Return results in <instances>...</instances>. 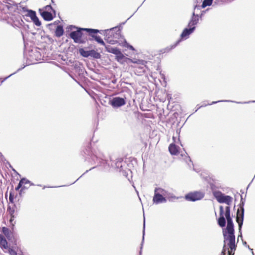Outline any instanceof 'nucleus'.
I'll return each mask as SVG.
<instances>
[{"label":"nucleus","mask_w":255,"mask_h":255,"mask_svg":"<svg viewBox=\"0 0 255 255\" xmlns=\"http://www.w3.org/2000/svg\"><path fill=\"white\" fill-rule=\"evenodd\" d=\"M242 241L243 245H244L247 247L248 245L247 244V242L246 241H244L243 240Z\"/></svg>","instance_id":"obj_33"},{"label":"nucleus","mask_w":255,"mask_h":255,"mask_svg":"<svg viewBox=\"0 0 255 255\" xmlns=\"http://www.w3.org/2000/svg\"><path fill=\"white\" fill-rule=\"evenodd\" d=\"M199 18L198 16H195L194 13H193V17H192L191 21L189 22L188 24V27L190 28H195V25H196L198 22Z\"/></svg>","instance_id":"obj_15"},{"label":"nucleus","mask_w":255,"mask_h":255,"mask_svg":"<svg viewBox=\"0 0 255 255\" xmlns=\"http://www.w3.org/2000/svg\"><path fill=\"white\" fill-rule=\"evenodd\" d=\"M6 7L8 9H9L10 7V6H9V5H6Z\"/></svg>","instance_id":"obj_36"},{"label":"nucleus","mask_w":255,"mask_h":255,"mask_svg":"<svg viewBox=\"0 0 255 255\" xmlns=\"http://www.w3.org/2000/svg\"><path fill=\"white\" fill-rule=\"evenodd\" d=\"M247 248H248L250 251H251V252H252V254L253 255H254V252H253V249H251V248H250V247H249V246H247Z\"/></svg>","instance_id":"obj_31"},{"label":"nucleus","mask_w":255,"mask_h":255,"mask_svg":"<svg viewBox=\"0 0 255 255\" xmlns=\"http://www.w3.org/2000/svg\"><path fill=\"white\" fill-rule=\"evenodd\" d=\"M232 102V101H229V100H225V101L219 100V101H213V102H212V103L210 104L209 105L214 104H215V103H218V102Z\"/></svg>","instance_id":"obj_27"},{"label":"nucleus","mask_w":255,"mask_h":255,"mask_svg":"<svg viewBox=\"0 0 255 255\" xmlns=\"http://www.w3.org/2000/svg\"><path fill=\"white\" fill-rule=\"evenodd\" d=\"M223 247L220 255H234L236 249L234 233L223 232Z\"/></svg>","instance_id":"obj_1"},{"label":"nucleus","mask_w":255,"mask_h":255,"mask_svg":"<svg viewBox=\"0 0 255 255\" xmlns=\"http://www.w3.org/2000/svg\"><path fill=\"white\" fill-rule=\"evenodd\" d=\"M13 220H14V216L11 215V218L10 219V222L11 223H12V222H13Z\"/></svg>","instance_id":"obj_29"},{"label":"nucleus","mask_w":255,"mask_h":255,"mask_svg":"<svg viewBox=\"0 0 255 255\" xmlns=\"http://www.w3.org/2000/svg\"><path fill=\"white\" fill-rule=\"evenodd\" d=\"M116 42H117V41L110 40V41H109V43H110V44H115Z\"/></svg>","instance_id":"obj_30"},{"label":"nucleus","mask_w":255,"mask_h":255,"mask_svg":"<svg viewBox=\"0 0 255 255\" xmlns=\"http://www.w3.org/2000/svg\"><path fill=\"white\" fill-rule=\"evenodd\" d=\"M9 199H10V201H11L12 197H11V194H10Z\"/></svg>","instance_id":"obj_35"},{"label":"nucleus","mask_w":255,"mask_h":255,"mask_svg":"<svg viewBox=\"0 0 255 255\" xmlns=\"http://www.w3.org/2000/svg\"><path fill=\"white\" fill-rule=\"evenodd\" d=\"M154 192L159 193L160 195L165 198L167 197L169 194L168 192L167 191L161 188H155L154 190Z\"/></svg>","instance_id":"obj_18"},{"label":"nucleus","mask_w":255,"mask_h":255,"mask_svg":"<svg viewBox=\"0 0 255 255\" xmlns=\"http://www.w3.org/2000/svg\"><path fill=\"white\" fill-rule=\"evenodd\" d=\"M220 210V217L218 220V225L221 227H224L226 225V220L225 218L224 217V208L222 206H220L219 207Z\"/></svg>","instance_id":"obj_10"},{"label":"nucleus","mask_w":255,"mask_h":255,"mask_svg":"<svg viewBox=\"0 0 255 255\" xmlns=\"http://www.w3.org/2000/svg\"><path fill=\"white\" fill-rule=\"evenodd\" d=\"M89 57L96 59H98L100 58L101 55L99 53L97 52L95 50H90Z\"/></svg>","instance_id":"obj_19"},{"label":"nucleus","mask_w":255,"mask_h":255,"mask_svg":"<svg viewBox=\"0 0 255 255\" xmlns=\"http://www.w3.org/2000/svg\"><path fill=\"white\" fill-rule=\"evenodd\" d=\"M64 30L61 25H58L56 28L55 35L57 37H60L63 35Z\"/></svg>","instance_id":"obj_17"},{"label":"nucleus","mask_w":255,"mask_h":255,"mask_svg":"<svg viewBox=\"0 0 255 255\" xmlns=\"http://www.w3.org/2000/svg\"><path fill=\"white\" fill-rule=\"evenodd\" d=\"M167 200L166 198L161 196L159 193L154 192V195L153 198V202L156 204H158L161 203H165Z\"/></svg>","instance_id":"obj_11"},{"label":"nucleus","mask_w":255,"mask_h":255,"mask_svg":"<svg viewBox=\"0 0 255 255\" xmlns=\"http://www.w3.org/2000/svg\"><path fill=\"white\" fill-rule=\"evenodd\" d=\"M82 31H85L89 33L90 35H92V33H97L99 32L98 30L89 29V28H78L77 30L72 31L70 34V37L75 43H83L82 40Z\"/></svg>","instance_id":"obj_2"},{"label":"nucleus","mask_w":255,"mask_h":255,"mask_svg":"<svg viewBox=\"0 0 255 255\" xmlns=\"http://www.w3.org/2000/svg\"><path fill=\"white\" fill-rule=\"evenodd\" d=\"M169 151L172 155H177L179 153L178 147L174 144H171L169 146Z\"/></svg>","instance_id":"obj_16"},{"label":"nucleus","mask_w":255,"mask_h":255,"mask_svg":"<svg viewBox=\"0 0 255 255\" xmlns=\"http://www.w3.org/2000/svg\"><path fill=\"white\" fill-rule=\"evenodd\" d=\"M145 226V220H144V229H143V240H144V238Z\"/></svg>","instance_id":"obj_28"},{"label":"nucleus","mask_w":255,"mask_h":255,"mask_svg":"<svg viewBox=\"0 0 255 255\" xmlns=\"http://www.w3.org/2000/svg\"><path fill=\"white\" fill-rule=\"evenodd\" d=\"M129 45H130L129 44H128V43H127L126 42H125V46L127 47V48H128V46Z\"/></svg>","instance_id":"obj_34"},{"label":"nucleus","mask_w":255,"mask_h":255,"mask_svg":"<svg viewBox=\"0 0 255 255\" xmlns=\"http://www.w3.org/2000/svg\"><path fill=\"white\" fill-rule=\"evenodd\" d=\"M175 46H176V45H174V46H172V48H174Z\"/></svg>","instance_id":"obj_39"},{"label":"nucleus","mask_w":255,"mask_h":255,"mask_svg":"<svg viewBox=\"0 0 255 255\" xmlns=\"http://www.w3.org/2000/svg\"><path fill=\"white\" fill-rule=\"evenodd\" d=\"M22 179H24V184H30V185H33L34 184L33 183H31L30 181L26 178H22Z\"/></svg>","instance_id":"obj_26"},{"label":"nucleus","mask_w":255,"mask_h":255,"mask_svg":"<svg viewBox=\"0 0 255 255\" xmlns=\"http://www.w3.org/2000/svg\"><path fill=\"white\" fill-rule=\"evenodd\" d=\"M94 33H92V35H91L92 37L94 38V39L99 43L102 45H104L106 46L103 40L101 38L100 36H95L94 35Z\"/></svg>","instance_id":"obj_20"},{"label":"nucleus","mask_w":255,"mask_h":255,"mask_svg":"<svg viewBox=\"0 0 255 255\" xmlns=\"http://www.w3.org/2000/svg\"><path fill=\"white\" fill-rule=\"evenodd\" d=\"M24 67H25V66H24V67H21V68H19V69L17 70V71H16L15 72H14V73H13L11 74H10V75H9L8 76H7V77H5L4 79H3L1 81V83H3V82L5 80H6L7 78H8L9 77H10V76H11L12 75H13L15 74L17 72H18V71H19L21 70V69H23Z\"/></svg>","instance_id":"obj_24"},{"label":"nucleus","mask_w":255,"mask_h":255,"mask_svg":"<svg viewBox=\"0 0 255 255\" xmlns=\"http://www.w3.org/2000/svg\"><path fill=\"white\" fill-rule=\"evenodd\" d=\"M194 30V28H190L185 29L181 34V38H187L188 36L193 32Z\"/></svg>","instance_id":"obj_14"},{"label":"nucleus","mask_w":255,"mask_h":255,"mask_svg":"<svg viewBox=\"0 0 255 255\" xmlns=\"http://www.w3.org/2000/svg\"><path fill=\"white\" fill-rule=\"evenodd\" d=\"M204 194L201 192H194L187 194L185 196L186 199L188 201H195L199 200L204 197Z\"/></svg>","instance_id":"obj_8"},{"label":"nucleus","mask_w":255,"mask_h":255,"mask_svg":"<svg viewBox=\"0 0 255 255\" xmlns=\"http://www.w3.org/2000/svg\"><path fill=\"white\" fill-rule=\"evenodd\" d=\"M24 179H21L17 187L15 188L16 191H18L20 188L22 187V185L24 184Z\"/></svg>","instance_id":"obj_25"},{"label":"nucleus","mask_w":255,"mask_h":255,"mask_svg":"<svg viewBox=\"0 0 255 255\" xmlns=\"http://www.w3.org/2000/svg\"><path fill=\"white\" fill-rule=\"evenodd\" d=\"M106 50L107 52L113 53L116 55V59L118 62H121L126 58L117 48H113L110 46H106Z\"/></svg>","instance_id":"obj_5"},{"label":"nucleus","mask_w":255,"mask_h":255,"mask_svg":"<svg viewBox=\"0 0 255 255\" xmlns=\"http://www.w3.org/2000/svg\"><path fill=\"white\" fill-rule=\"evenodd\" d=\"M12 255H16V253L15 252H13V253H12Z\"/></svg>","instance_id":"obj_37"},{"label":"nucleus","mask_w":255,"mask_h":255,"mask_svg":"<svg viewBox=\"0 0 255 255\" xmlns=\"http://www.w3.org/2000/svg\"><path fill=\"white\" fill-rule=\"evenodd\" d=\"M39 11L40 12L41 15L45 20L51 21L53 19V17L52 14L50 12L47 11L42 12L41 9H39Z\"/></svg>","instance_id":"obj_12"},{"label":"nucleus","mask_w":255,"mask_h":255,"mask_svg":"<svg viewBox=\"0 0 255 255\" xmlns=\"http://www.w3.org/2000/svg\"><path fill=\"white\" fill-rule=\"evenodd\" d=\"M141 68L142 69H143V67H142V68ZM144 70H145L144 69H143V70H142V72H144Z\"/></svg>","instance_id":"obj_38"},{"label":"nucleus","mask_w":255,"mask_h":255,"mask_svg":"<svg viewBox=\"0 0 255 255\" xmlns=\"http://www.w3.org/2000/svg\"><path fill=\"white\" fill-rule=\"evenodd\" d=\"M244 208L242 207H241V211L240 212L239 210L238 209L237 210V217H236V221L238 224L239 226V235L238 236V240L239 238H241V239L242 240V234L241 232V228L243 225V219H244Z\"/></svg>","instance_id":"obj_6"},{"label":"nucleus","mask_w":255,"mask_h":255,"mask_svg":"<svg viewBox=\"0 0 255 255\" xmlns=\"http://www.w3.org/2000/svg\"><path fill=\"white\" fill-rule=\"evenodd\" d=\"M125 104V99L119 97L113 98L111 101V104L113 107H119Z\"/></svg>","instance_id":"obj_9"},{"label":"nucleus","mask_w":255,"mask_h":255,"mask_svg":"<svg viewBox=\"0 0 255 255\" xmlns=\"http://www.w3.org/2000/svg\"><path fill=\"white\" fill-rule=\"evenodd\" d=\"M213 194L217 201L220 203H226L229 206L232 202V198L228 195H225L221 192L215 191Z\"/></svg>","instance_id":"obj_3"},{"label":"nucleus","mask_w":255,"mask_h":255,"mask_svg":"<svg viewBox=\"0 0 255 255\" xmlns=\"http://www.w3.org/2000/svg\"><path fill=\"white\" fill-rule=\"evenodd\" d=\"M225 216L227 219V225L226 228L223 230V232L234 233V225L232 219L230 216V206L226 207Z\"/></svg>","instance_id":"obj_4"},{"label":"nucleus","mask_w":255,"mask_h":255,"mask_svg":"<svg viewBox=\"0 0 255 255\" xmlns=\"http://www.w3.org/2000/svg\"><path fill=\"white\" fill-rule=\"evenodd\" d=\"M0 246L1 248L5 249L8 248V242L2 234H0Z\"/></svg>","instance_id":"obj_13"},{"label":"nucleus","mask_w":255,"mask_h":255,"mask_svg":"<svg viewBox=\"0 0 255 255\" xmlns=\"http://www.w3.org/2000/svg\"><path fill=\"white\" fill-rule=\"evenodd\" d=\"M128 48L132 50H134V47L132 46V45H129L128 46Z\"/></svg>","instance_id":"obj_32"},{"label":"nucleus","mask_w":255,"mask_h":255,"mask_svg":"<svg viewBox=\"0 0 255 255\" xmlns=\"http://www.w3.org/2000/svg\"><path fill=\"white\" fill-rule=\"evenodd\" d=\"M79 52L80 54L83 57H89L90 50H86L83 48H81L79 49Z\"/></svg>","instance_id":"obj_21"},{"label":"nucleus","mask_w":255,"mask_h":255,"mask_svg":"<svg viewBox=\"0 0 255 255\" xmlns=\"http://www.w3.org/2000/svg\"><path fill=\"white\" fill-rule=\"evenodd\" d=\"M2 231L3 232V233L7 237V238H9L10 237V235H11V232L10 231V230L6 227H2Z\"/></svg>","instance_id":"obj_22"},{"label":"nucleus","mask_w":255,"mask_h":255,"mask_svg":"<svg viewBox=\"0 0 255 255\" xmlns=\"http://www.w3.org/2000/svg\"><path fill=\"white\" fill-rule=\"evenodd\" d=\"M213 0H204L202 3V6L204 8L212 4Z\"/></svg>","instance_id":"obj_23"},{"label":"nucleus","mask_w":255,"mask_h":255,"mask_svg":"<svg viewBox=\"0 0 255 255\" xmlns=\"http://www.w3.org/2000/svg\"><path fill=\"white\" fill-rule=\"evenodd\" d=\"M22 10L23 11L27 12L25 16L30 17L32 21L36 26H39L41 25V22L37 17L36 12L34 11L27 9L25 7H23Z\"/></svg>","instance_id":"obj_7"}]
</instances>
